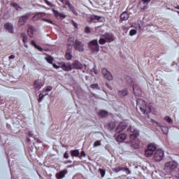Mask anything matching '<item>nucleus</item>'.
I'll return each instance as SVG.
<instances>
[{
	"label": "nucleus",
	"mask_w": 179,
	"mask_h": 179,
	"mask_svg": "<svg viewBox=\"0 0 179 179\" xmlns=\"http://www.w3.org/2000/svg\"><path fill=\"white\" fill-rule=\"evenodd\" d=\"M127 131L128 132H131L129 136L131 146L134 149H138V148H139V141L136 140V138L139 136V131L135 129L132 126H130L129 128L127 129Z\"/></svg>",
	"instance_id": "f257e3e1"
},
{
	"label": "nucleus",
	"mask_w": 179,
	"mask_h": 179,
	"mask_svg": "<svg viewBox=\"0 0 179 179\" xmlns=\"http://www.w3.org/2000/svg\"><path fill=\"white\" fill-rule=\"evenodd\" d=\"M136 108L140 110L143 114H149L152 111V108L146 106V102L142 99H137Z\"/></svg>",
	"instance_id": "f03ea898"
},
{
	"label": "nucleus",
	"mask_w": 179,
	"mask_h": 179,
	"mask_svg": "<svg viewBox=\"0 0 179 179\" xmlns=\"http://www.w3.org/2000/svg\"><path fill=\"white\" fill-rule=\"evenodd\" d=\"M83 67V65L79 61H74L72 64L67 63V64H63L61 66L62 69L63 71H72V69H82Z\"/></svg>",
	"instance_id": "7ed1b4c3"
},
{
	"label": "nucleus",
	"mask_w": 179,
	"mask_h": 179,
	"mask_svg": "<svg viewBox=\"0 0 179 179\" xmlns=\"http://www.w3.org/2000/svg\"><path fill=\"white\" fill-rule=\"evenodd\" d=\"M88 48L92 52H99L100 51V46L97 39H94L88 43Z\"/></svg>",
	"instance_id": "20e7f679"
},
{
	"label": "nucleus",
	"mask_w": 179,
	"mask_h": 179,
	"mask_svg": "<svg viewBox=\"0 0 179 179\" xmlns=\"http://www.w3.org/2000/svg\"><path fill=\"white\" fill-rule=\"evenodd\" d=\"M157 149V146L155 143L148 144L147 149L145 150V155L146 157H152L153 156L154 152Z\"/></svg>",
	"instance_id": "39448f33"
},
{
	"label": "nucleus",
	"mask_w": 179,
	"mask_h": 179,
	"mask_svg": "<svg viewBox=\"0 0 179 179\" xmlns=\"http://www.w3.org/2000/svg\"><path fill=\"white\" fill-rule=\"evenodd\" d=\"M177 168V164L174 162H168L165 163L164 171L166 173H172Z\"/></svg>",
	"instance_id": "423d86ee"
},
{
	"label": "nucleus",
	"mask_w": 179,
	"mask_h": 179,
	"mask_svg": "<svg viewBox=\"0 0 179 179\" xmlns=\"http://www.w3.org/2000/svg\"><path fill=\"white\" fill-rule=\"evenodd\" d=\"M74 48L76 51L83 52V51H85V43H83V42H81L80 41L76 40Z\"/></svg>",
	"instance_id": "0eeeda50"
},
{
	"label": "nucleus",
	"mask_w": 179,
	"mask_h": 179,
	"mask_svg": "<svg viewBox=\"0 0 179 179\" xmlns=\"http://www.w3.org/2000/svg\"><path fill=\"white\" fill-rule=\"evenodd\" d=\"M164 156V152L163 150H157L155 153L154 154V160L155 162H160L163 159V157Z\"/></svg>",
	"instance_id": "6e6552de"
},
{
	"label": "nucleus",
	"mask_w": 179,
	"mask_h": 179,
	"mask_svg": "<svg viewBox=\"0 0 179 179\" xmlns=\"http://www.w3.org/2000/svg\"><path fill=\"white\" fill-rule=\"evenodd\" d=\"M59 1L64 5H66V6L69 7L70 10L72 11L76 16H78V11H76V10L75 9V7H73V6L71 4V3L69 2V0H59Z\"/></svg>",
	"instance_id": "1a4fd4ad"
},
{
	"label": "nucleus",
	"mask_w": 179,
	"mask_h": 179,
	"mask_svg": "<svg viewBox=\"0 0 179 179\" xmlns=\"http://www.w3.org/2000/svg\"><path fill=\"white\" fill-rule=\"evenodd\" d=\"M130 85L133 87V90L136 96H141V89L138 87V85H135L134 80L132 78H129Z\"/></svg>",
	"instance_id": "9d476101"
},
{
	"label": "nucleus",
	"mask_w": 179,
	"mask_h": 179,
	"mask_svg": "<svg viewBox=\"0 0 179 179\" xmlns=\"http://www.w3.org/2000/svg\"><path fill=\"white\" fill-rule=\"evenodd\" d=\"M101 72L105 79L113 80V74H111V72L108 71L106 69H102Z\"/></svg>",
	"instance_id": "9b49d317"
},
{
	"label": "nucleus",
	"mask_w": 179,
	"mask_h": 179,
	"mask_svg": "<svg viewBox=\"0 0 179 179\" xmlns=\"http://www.w3.org/2000/svg\"><path fill=\"white\" fill-rule=\"evenodd\" d=\"M29 17H30L29 13H27L24 15L21 16L20 17L18 24L20 26H24L26 24V22H27V20L29 19Z\"/></svg>",
	"instance_id": "f8f14e48"
},
{
	"label": "nucleus",
	"mask_w": 179,
	"mask_h": 179,
	"mask_svg": "<svg viewBox=\"0 0 179 179\" xmlns=\"http://www.w3.org/2000/svg\"><path fill=\"white\" fill-rule=\"evenodd\" d=\"M66 174H68V170L64 169L56 173V178L57 179L65 178V176H66Z\"/></svg>",
	"instance_id": "ddd939ff"
},
{
	"label": "nucleus",
	"mask_w": 179,
	"mask_h": 179,
	"mask_svg": "<svg viewBox=\"0 0 179 179\" xmlns=\"http://www.w3.org/2000/svg\"><path fill=\"white\" fill-rule=\"evenodd\" d=\"M90 19L92 22H104V17L101 16H98V15H91Z\"/></svg>",
	"instance_id": "4468645a"
},
{
	"label": "nucleus",
	"mask_w": 179,
	"mask_h": 179,
	"mask_svg": "<svg viewBox=\"0 0 179 179\" xmlns=\"http://www.w3.org/2000/svg\"><path fill=\"white\" fill-rule=\"evenodd\" d=\"M126 139H127V134H120L117 136L116 141H117V142H119V143H121Z\"/></svg>",
	"instance_id": "2eb2a0df"
},
{
	"label": "nucleus",
	"mask_w": 179,
	"mask_h": 179,
	"mask_svg": "<svg viewBox=\"0 0 179 179\" xmlns=\"http://www.w3.org/2000/svg\"><path fill=\"white\" fill-rule=\"evenodd\" d=\"M4 29H6V30L9 33H13V25L9 22L4 24Z\"/></svg>",
	"instance_id": "dca6fc26"
},
{
	"label": "nucleus",
	"mask_w": 179,
	"mask_h": 179,
	"mask_svg": "<svg viewBox=\"0 0 179 179\" xmlns=\"http://www.w3.org/2000/svg\"><path fill=\"white\" fill-rule=\"evenodd\" d=\"M127 127H128V124H127L126 123H120L117 127V131L122 132L124 129H127Z\"/></svg>",
	"instance_id": "f3484780"
},
{
	"label": "nucleus",
	"mask_w": 179,
	"mask_h": 179,
	"mask_svg": "<svg viewBox=\"0 0 179 179\" xmlns=\"http://www.w3.org/2000/svg\"><path fill=\"white\" fill-rule=\"evenodd\" d=\"M21 38H22V41L24 43V47H26V48H29V45H27V41H28L27 35H26V34L24 33H22L21 34Z\"/></svg>",
	"instance_id": "a211bd4d"
},
{
	"label": "nucleus",
	"mask_w": 179,
	"mask_h": 179,
	"mask_svg": "<svg viewBox=\"0 0 179 179\" xmlns=\"http://www.w3.org/2000/svg\"><path fill=\"white\" fill-rule=\"evenodd\" d=\"M35 31L36 29H34V27H33L32 26H29L27 30V34L29 37H34Z\"/></svg>",
	"instance_id": "6ab92c4d"
},
{
	"label": "nucleus",
	"mask_w": 179,
	"mask_h": 179,
	"mask_svg": "<svg viewBox=\"0 0 179 179\" xmlns=\"http://www.w3.org/2000/svg\"><path fill=\"white\" fill-rule=\"evenodd\" d=\"M105 40H106V43H111V41H114V35L106 34L104 36Z\"/></svg>",
	"instance_id": "aec40b11"
},
{
	"label": "nucleus",
	"mask_w": 179,
	"mask_h": 179,
	"mask_svg": "<svg viewBox=\"0 0 179 179\" xmlns=\"http://www.w3.org/2000/svg\"><path fill=\"white\" fill-rule=\"evenodd\" d=\"M34 86L36 89H40L44 86V84L41 83V80H37L34 82Z\"/></svg>",
	"instance_id": "412c9836"
},
{
	"label": "nucleus",
	"mask_w": 179,
	"mask_h": 179,
	"mask_svg": "<svg viewBox=\"0 0 179 179\" xmlns=\"http://www.w3.org/2000/svg\"><path fill=\"white\" fill-rule=\"evenodd\" d=\"M120 19L122 21L128 20L129 19V14L127 12H123L120 15Z\"/></svg>",
	"instance_id": "4be33fe9"
},
{
	"label": "nucleus",
	"mask_w": 179,
	"mask_h": 179,
	"mask_svg": "<svg viewBox=\"0 0 179 179\" xmlns=\"http://www.w3.org/2000/svg\"><path fill=\"white\" fill-rule=\"evenodd\" d=\"M52 12L56 17H63V18L66 17V16H65V15H64V13H61L58 12V10H57L52 9Z\"/></svg>",
	"instance_id": "5701e85b"
},
{
	"label": "nucleus",
	"mask_w": 179,
	"mask_h": 179,
	"mask_svg": "<svg viewBox=\"0 0 179 179\" xmlns=\"http://www.w3.org/2000/svg\"><path fill=\"white\" fill-rule=\"evenodd\" d=\"M118 94L121 97H124V96H127L128 94V90H122L118 91Z\"/></svg>",
	"instance_id": "b1692460"
},
{
	"label": "nucleus",
	"mask_w": 179,
	"mask_h": 179,
	"mask_svg": "<svg viewBox=\"0 0 179 179\" xmlns=\"http://www.w3.org/2000/svg\"><path fill=\"white\" fill-rule=\"evenodd\" d=\"M71 155L74 157H78L80 155V152H79V150H74L71 152Z\"/></svg>",
	"instance_id": "393cba45"
},
{
	"label": "nucleus",
	"mask_w": 179,
	"mask_h": 179,
	"mask_svg": "<svg viewBox=\"0 0 179 179\" xmlns=\"http://www.w3.org/2000/svg\"><path fill=\"white\" fill-rule=\"evenodd\" d=\"M45 59L48 62V64H52V62H54V58L50 55L45 57Z\"/></svg>",
	"instance_id": "a878e982"
},
{
	"label": "nucleus",
	"mask_w": 179,
	"mask_h": 179,
	"mask_svg": "<svg viewBox=\"0 0 179 179\" xmlns=\"http://www.w3.org/2000/svg\"><path fill=\"white\" fill-rule=\"evenodd\" d=\"M108 114V113H107V111H106V110H101L99 112V117H101V118H103L104 117H107Z\"/></svg>",
	"instance_id": "bb28decb"
},
{
	"label": "nucleus",
	"mask_w": 179,
	"mask_h": 179,
	"mask_svg": "<svg viewBox=\"0 0 179 179\" xmlns=\"http://www.w3.org/2000/svg\"><path fill=\"white\" fill-rule=\"evenodd\" d=\"M161 129L162 131V132L165 134L167 135V134H169V128L164 126H162L161 127Z\"/></svg>",
	"instance_id": "cd10ccee"
},
{
	"label": "nucleus",
	"mask_w": 179,
	"mask_h": 179,
	"mask_svg": "<svg viewBox=\"0 0 179 179\" xmlns=\"http://www.w3.org/2000/svg\"><path fill=\"white\" fill-rule=\"evenodd\" d=\"M122 167L121 166H117L116 168L112 169V171L115 173H119V171H122Z\"/></svg>",
	"instance_id": "c85d7f7f"
},
{
	"label": "nucleus",
	"mask_w": 179,
	"mask_h": 179,
	"mask_svg": "<svg viewBox=\"0 0 179 179\" xmlns=\"http://www.w3.org/2000/svg\"><path fill=\"white\" fill-rule=\"evenodd\" d=\"M69 41H71V43H68V45H69V48L68 49L70 50V51H72V44H73V40L72 38H70L68 40V42L69 43Z\"/></svg>",
	"instance_id": "c756f323"
},
{
	"label": "nucleus",
	"mask_w": 179,
	"mask_h": 179,
	"mask_svg": "<svg viewBox=\"0 0 179 179\" xmlns=\"http://www.w3.org/2000/svg\"><path fill=\"white\" fill-rule=\"evenodd\" d=\"M97 146H101V141H96L94 144L93 147L94 148H97Z\"/></svg>",
	"instance_id": "7c9ffc66"
},
{
	"label": "nucleus",
	"mask_w": 179,
	"mask_h": 179,
	"mask_svg": "<svg viewBox=\"0 0 179 179\" xmlns=\"http://www.w3.org/2000/svg\"><path fill=\"white\" fill-rule=\"evenodd\" d=\"M99 44H101V45L106 44V43H107V41L106 40V38H101L99 41Z\"/></svg>",
	"instance_id": "2f4dec72"
},
{
	"label": "nucleus",
	"mask_w": 179,
	"mask_h": 179,
	"mask_svg": "<svg viewBox=\"0 0 179 179\" xmlns=\"http://www.w3.org/2000/svg\"><path fill=\"white\" fill-rule=\"evenodd\" d=\"M11 5L13 6V8H15V9H16V10H19L20 9V7L16 3H13Z\"/></svg>",
	"instance_id": "473e14b6"
},
{
	"label": "nucleus",
	"mask_w": 179,
	"mask_h": 179,
	"mask_svg": "<svg viewBox=\"0 0 179 179\" xmlns=\"http://www.w3.org/2000/svg\"><path fill=\"white\" fill-rule=\"evenodd\" d=\"M164 120L167 121V122H173V119H171V117H170V116H166L164 117Z\"/></svg>",
	"instance_id": "72a5a7b5"
},
{
	"label": "nucleus",
	"mask_w": 179,
	"mask_h": 179,
	"mask_svg": "<svg viewBox=\"0 0 179 179\" xmlns=\"http://www.w3.org/2000/svg\"><path fill=\"white\" fill-rule=\"evenodd\" d=\"M99 171L101 177H104V176H106V171H104L103 169H99Z\"/></svg>",
	"instance_id": "f704fd0d"
},
{
	"label": "nucleus",
	"mask_w": 179,
	"mask_h": 179,
	"mask_svg": "<svg viewBox=\"0 0 179 179\" xmlns=\"http://www.w3.org/2000/svg\"><path fill=\"white\" fill-rule=\"evenodd\" d=\"M136 34V29H131L129 31V36H135Z\"/></svg>",
	"instance_id": "c9c22d12"
},
{
	"label": "nucleus",
	"mask_w": 179,
	"mask_h": 179,
	"mask_svg": "<svg viewBox=\"0 0 179 179\" xmlns=\"http://www.w3.org/2000/svg\"><path fill=\"white\" fill-rule=\"evenodd\" d=\"M42 20L43 22H47V23H50V24H52V23H53L52 20H51L43 18Z\"/></svg>",
	"instance_id": "e433bc0d"
},
{
	"label": "nucleus",
	"mask_w": 179,
	"mask_h": 179,
	"mask_svg": "<svg viewBox=\"0 0 179 179\" xmlns=\"http://www.w3.org/2000/svg\"><path fill=\"white\" fill-rule=\"evenodd\" d=\"M45 15V13H39L34 15V17H38V16H44Z\"/></svg>",
	"instance_id": "4c0bfd02"
},
{
	"label": "nucleus",
	"mask_w": 179,
	"mask_h": 179,
	"mask_svg": "<svg viewBox=\"0 0 179 179\" xmlns=\"http://www.w3.org/2000/svg\"><path fill=\"white\" fill-rule=\"evenodd\" d=\"M66 59H72V55H71V53L66 54Z\"/></svg>",
	"instance_id": "58836bf2"
},
{
	"label": "nucleus",
	"mask_w": 179,
	"mask_h": 179,
	"mask_svg": "<svg viewBox=\"0 0 179 179\" xmlns=\"http://www.w3.org/2000/svg\"><path fill=\"white\" fill-rule=\"evenodd\" d=\"M85 33H86V34H89V33H90V27H85Z\"/></svg>",
	"instance_id": "ea45409f"
},
{
	"label": "nucleus",
	"mask_w": 179,
	"mask_h": 179,
	"mask_svg": "<svg viewBox=\"0 0 179 179\" xmlns=\"http://www.w3.org/2000/svg\"><path fill=\"white\" fill-rule=\"evenodd\" d=\"M123 171H127L128 172V174H131V171H129V169H128L127 167H124V168H122V170Z\"/></svg>",
	"instance_id": "a19ab883"
},
{
	"label": "nucleus",
	"mask_w": 179,
	"mask_h": 179,
	"mask_svg": "<svg viewBox=\"0 0 179 179\" xmlns=\"http://www.w3.org/2000/svg\"><path fill=\"white\" fill-rule=\"evenodd\" d=\"M64 159H69V152H68V151H66L64 153Z\"/></svg>",
	"instance_id": "79ce46f5"
},
{
	"label": "nucleus",
	"mask_w": 179,
	"mask_h": 179,
	"mask_svg": "<svg viewBox=\"0 0 179 179\" xmlns=\"http://www.w3.org/2000/svg\"><path fill=\"white\" fill-rule=\"evenodd\" d=\"M71 24H73V26H74V27H76V29H78V23H76L75 21H72L71 22Z\"/></svg>",
	"instance_id": "37998d69"
},
{
	"label": "nucleus",
	"mask_w": 179,
	"mask_h": 179,
	"mask_svg": "<svg viewBox=\"0 0 179 179\" xmlns=\"http://www.w3.org/2000/svg\"><path fill=\"white\" fill-rule=\"evenodd\" d=\"M91 87H92V89H97V87H99V85L92 84V85H91Z\"/></svg>",
	"instance_id": "c03bdc74"
},
{
	"label": "nucleus",
	"mask_w": 179,
	"mask_h": 179,
	"mask_svg": "<svg viewBox=\"0 0 179 179\" xmlns=\"http://www.w3.org/2000/svg\"><path fill=\"white\" fill-rule=\"evenodd\" d=\"M52 90V87L48 86L47 87L45 92H51Z\"/></svg>",
	"instance_id": "a18cd8bd"
},
{
	"label": "nucleus",
	"mask_w": 179,
	"mask_h": 179,
	"mask_svg": "<svg viewBox=\"0 0 179 179\" xmlns=\"http://www.w3.org/2000/svg\"><path fill=\"white\" fill-rule=\"evenodd\" d=\"M31 45H34V47H37V44H36V42H34V41H31Z\"/></svg>",
	"instance_id": "49530a36"
},
{
	"label": "nucleus",
	"mask_w": 179,
	"mask_h": 179,
	"mask_svg": "<svg viewBox=\"0 0 179 179\" xmlns=\"http://www.w3.org/2000/svg\"><path fill=\"white\" fill-rule=\"evenodd\" d=\"M52 66H53V68H55V69H59V66H57V65L55 64H52Z\"/></svg>",
	"instance_id": "de8ad7c7"
},
{
	"label": "nucleus",
	"mask_w": 179,
	"mask_h": 179,
	"mask_svg": "<svg viewBox=\"0 0 179 179\" xmlns=\"http://www.w3.org/2000/svg\"><path fill=\"white\" fill-rule=\"evenodd\" d=\"M81 156H83V157H86V152H85V151H82Z\"/></svg>",
	"instance_id": "09e8293b"
},
{
	"label": "nucleus",
	"mask_w": 179,
	"mask_h": 179,
	"mask_svg": "<svg viewBox=\"0 0 179 179\" xmlns=\"http://www.w3.org/2000/svg\"><path fill=\"white\" fill-rule=\"evenodd\" d=\"M143 3H149L150 2V0H142Z\"/></svg>",
	"instance_id": "8fccbe9b"
},
{
	"label": "nucleus",
	"mask_w": 179,
	"mask_h": 179,
	"mask_svg": "<svg viewBox=\"0 0 179 179\" xmlns=\"http://www.w3.org/2000/svg\"><path fill=\"white\" fill-rule=\"evenodd\" d=\"M45 3H47V5H48L49 6H51V3L50 1H48V0H45Z\"/></svg>",
	"instance_id": "3c124183"
},
{
	"label": "nucleus",
	"mask_w": 179,
	"mask_h": 179,
	"mask_svg": "<svg viewBox=\"0 0 179 179\" xmlns=\"http://www.w3.org/2000/svg\"><path fill=\"white\" fill-rule=\"evenodd\" d=\"M36 48H37V50H39V51H43V48H41V47L40 46H38L37 47H35Z\"/></svg>",
	"instance_id": "603ef678"
},
{
	"label": "nucleus",
	"mask_w": 179,
	"mask_h": 179,
	"mask_svg": "<svg viewBox=\"0 0 179 179\" xmlns=\"http://www.w3.org/2000/svg\"><path fill=\"white\" fill-rule=\"evenodd\" d=\"M9 59H13L15 58V55H11L10 56H9Z\"/></svg>",
	"instance_id": "864d4df0"
},
{
	"label": "nucleus",
	"mask_w": 179,
	"mask_h": 179,
	"mask_svg": "<svg viewBox=\"0 0 179 179\" xmlns=\"http://www.w3.org/2000/svg\"><path fill=\"white\" fill-rule=\"evenodd\" d=\"M94 72L95 75H97L99 73V71H97L96 69H94Z\"/></svg>",
	"instance_id": "5fc2aeb1"
},
{
	"label": "nucleus",
	"mask_w": 179,
	"mask_h": 179,
	"mask_svg": "<svg viewBox=\"0 0 179 179\" xmlns=\"http://www.w3.org/2000/svg\"><path fill=\"white\" fill-rule=\"evenodd\" d=\"M141 10H145V9H148V7L144 6L143 8H141Z\"/></svg>",
	"instance_id": "6e6d98bb"
},
{
	"label": "nucleus",
	"mask_w": 179,
	"mask_h": 179,
	"mask_svg": "<svg viewBox=\"0 0 179 179\" xmlns=\"http://www.w3.org/2000/svg\"><path fill=\"white\" fill-rule=\"evenodd\" d=\"M123 30H126V31H128V28L127 27H123Z\"/></svg>",
	"instance_id": "4d7b16f0"
},
{
	"label": "nucleus",
	"mask_w": 179,
	"mask_h": 179,
	"mask_svg": "<svg viewBox=\"0 0 179 179\" xmlns=\"http://www.w3.org/2000/svg\"><path fill=\"white\" fill-rule=\"evenodd\" d=\"M41 101H43V99H41L39 98L38 102H39V103H41Z\"/></svg>",
	"instance_id": "13d9d810"
},
{
	"label": "nucleus",
	"mask_w": 179,
	"mask_h": 179,
	"mask_svg": "<svg viewBox=\"0 0 179 179\" xmlns=\"http://www.w3.org/2000/svg\"><path fill=\"white\" fill-rule=\"evenodd\" d=\"M174 8H175V9H179V6H175Z\"/></svg>",
	"instance_id": "bf43d9fd"
},
{
	"label": "nucleus",
	"mask_w": 179,
	"mask_h": 179,
	"mask_svg": "<svg viewBox=\"0 0 179 179\" xmlns=\"http://www.w3.org/2000/svg\"><path fill=\"white\" fill-rule=\"evenodd\" d=\"M96 29H99V27H96Z\"/></svg>",
	"instance_id": "052dcab7"
},
{
	"label": "nucleus",
	"mask_w": 179,
	"mask_h": 179,
	"mask_svg": "<svg viewBox=\"0 0 179 179\" xmlns=\"http://www.w3.org/2000/svg\"><path fill=\"white\" fill-rule=\"evenodd\" d=\"M107 87H108V85H107Z\"/></svg>",
	"instance_id": "680f3d73"
}]
</instances>
